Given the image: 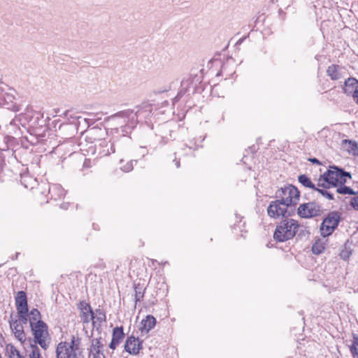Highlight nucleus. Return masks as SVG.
<instances>
[{"instance_id":"nucleus-8","label":"nucleus","mask_w":358,"mask_h":358,"mask_svg":"<svg viewBox=\"0 0 358 358\" xmlns=\"http://www.w3.org/2000/svg\"><path fill=\"white\" fill-rule=\"evenodd\" d=\"M322 208L315 202L301 204L298 208V214L305 218L316 217L320 215Z\"/></svg>"},{"instance_id":"nucleus-18","label":"nucleus","mask_w":358,"mask_h":358,"mask_svg":"<svg viewBox=\"0 0 358 358\" xmlns=\"http://www.w3.org/2000/svg\"><path fill=\"white\" fill-rule=\"evenodd\" d=\"M10 329L15 334V336L21 342L26 339V336L23 330V327L20 322L17 320L13 321L10 323Z\"/></svg>"},{"instance_id":"nucleus-23","label":"nucleus","mask_w":358,"mask_h":358,"mask_svg":"<svg viewBox=\"0 0 358 358\" xmlns=\"http://www.w3.org/2000/svg\"><path fill=\"white\" fill-rule=\"evenodd\" d=\"M5 356L7 358H24L17 348L11 343L6 345Z\"/></svg>"},{"instance_id":"nucleus-16","label":"nucleus","mask_w":358,"mask_h":358,"mask_svg":"<svg viewBox=\"0 0 358 358\" xmlns=\"http://www.w3.org/2000/svg\"><path fill=\"white\" fill-rule=\"evenodd\" d=\"M344 68L337 64H331L328 66L327 69V75L330 77L332 80L341 79L344 76Z\"/></svg>"},{"instance_id":"nucleus-10","label":"nucleus","mask_w":358,"mask_h":358,"mask_svg":"<svg viewBox=\"0 0 358 358\" xmlns=\"http://www.w3.org/2000/svg\"><path fill=\"white\" fill-rule=\"evenodd\" d=\"M343 91L347 95H351L354 101L358 104V80L355 78H349L345 80Z\"/></svg>"},{"instance_id":"nucleus-1","label":"nucleus","mask_w":358,"mask_h":358,"mask_svg":"<svg viewBox=\"0 0 358 358\" xmlns=\"http://www.w3.org/2000/svg\"><path fill=\"white\" fill-rule=\"evenodd\" d=\"M132 110L128 109L120 111L108 117V122L116 127L111 129V132L119 133L120 130L123 136L129 134L135 127Z\"/></svg>"},{"instance_id":"nucleus-33","label":"nucleus","mask_w":358,"mask_h":358,"mask_svg":"<svg viewBox=\"0 0 358 358\" xmlns=\"http://www.w3.org/2000/svg\"><path fill=\"white\" fill-rule=\"evenodd\" d=\"M29 358H41L40 350L36 346L31 347V351L29 355Z\"/></svg>"},{"instance_id":"nucleus-28","label":"nucleus","mask_w":358,"mask_h":358,"mask_svg":"<svg viewBox=\"0 0 358 358\" xmlns=\"http://www.w3.org/2000/svg\"><path fill=\"white\" fill-rule=\"evenodd\" d=\"M345 148L350 154L358 156V143L356 142L345 141Z\"/></svg>"},{"instance_id":"nucleus-13","label":"nucleus","mask_w":358,"mask_h":358,"mask_svg":"<svg viewBox=\"0 0 358 358\" xmlns=\"http://www.w3.org/2000/svg\"><path fill=\"white\" fill-rule=\"evenodd\" d=\"M80 317L84 323H89L94 317V313L87 302L82 301L78 303Z\"/></svg>"},{"instance_id":"nucleus-25","label":"nucleus","mask_w":358,"mask_h":358,"mask_svg":"<svg viewBox=\"0 0 358 358\" xmlns=\"http://www.w3.org/2000/svg\"><path fill=\"white\" fill-rule=\"evenodd\" d=\"M103 344L101 342V338H93L91 342L90 353L103 352Z\"/></svg>"},{"instance_id":"nucleus-34","label":"nucleus","mask_w":358,"mask_h":358,"mask_svg":"<svg viewBox=\"0 0 358 358\" xmlns=\"http://www.w3.org/2000/svg\"><path fill=\"white\" fill-rule=\"evenodd\" d=\"M350 206L355 210H358V195H355L350 199Z\"/></svg>"},{"instance_id":"nucleus-40","label":"nucleus","mask_w":358,"mask_h":358,"mask_svg":"<svg viewBox=\"0 0 358 358\" xmlns=\"http://www.w3.org/2000/svg\"><path fill=\"white\" fill-rule=\"evenodd\" d=\"M309 161L311 162L313 164H320L319 160L317 159H316V158L310 159Z\"/></svg>"},{"instance_id":"nucleus-38","label":"nucleus","mask_w":358,"mask_h":358,"mask_svg":"<svg viewBox=\"0 0 358 358\" xmlns=\"http://www.w3.org/2000/svg\"><path fill=\"white\" fill-rule=\"evenodd\" d=\"M350 255V253L348 251H344V250H343V251L341 252L340 256H341V257L343 259L346 260L347 259H348V258H349Z\"/></svg>"},{"instance_id":"nucleus-30","label":"nucleus","mask_w":358,"mask_h":358,"mask_svg":"<svg viewBox=\"0 0 358 358\" xmlns=\"http://www.w3.org/2000/svg\"><path fill=\"white\" fill-rule=\"evenodd\" d=\"M336 192L338 194H351V195L355 194V193L352 189L344 185V184L341 185L340 187H337L336 189Z\"/></svg>"},{"instance_id":"nucleus-27","label":"nucleus","mask_w":358,"mask_h":358,"mask_svg":"<svg viewBox=\"0 0 358 358\" xmlns=\"http://www.w3.org/2000/svg\"><path fill=\"white\" fill-rule=\"evenodd\" d=\"M299 182L304 187L311 188L314 190L316 189V186L313 184L311 180L306 175H300L298 178Z\"/></svg>"},{"instance_id":"nucleus-4","label":"nucleus","mask_w":358,"mask_h":358,"mask_svg":"<svg viewBox=\"0 0 358 358\" xmlns=\"http://www.w3.org/2000/svg\"><path fill=\"white\" fill-rule=\"evenodd\" d=\"M275 196L287 204L291 208V210H294V206L299 201L300 192L296 187L289 185L278 189L275 192Z\"/></svg>"},{"instance_id":"nucleus-5","label":"nucleus","mask_w":358,"mask_h":358,"mask_svg":"<svg viewBox=\"0 0 358 358\" xmlns=\"http://www.w3.org/2000/svg\"><path fill=\"white\" fill-rule=\"evenodd\" d=\"M34 341L38 343L41 348L47 350L50 343V336L48 333V325L43 321H38L36 324H32L31 327Z\"/></svg>"},{"instance_id":"nucleus-36","label":"nucleus","mask_w":358,"mask_h":358,"mask_svg":"<svg viewBox=\"0 0 358 358\" xmlns=\"http://www.w3.org/2000/svg\"><path fill=\"white\" fill-rule=\"evenodd\" d=\"M19 317L20 318V320L24 323L26 324L27 322V317L29 316L28 313H25L24 314L18 313Z\"/></svg>"},{"instance_id":"nucleus-42","label":"nucleus","mask_w":358,"mask_h":358,"mask_svg":"<svg viewBox=\"0 0 358 358\" xmlns=\"http://www.w3.org/2000/svg\"><path fill=\"white\" fill-rule=\"evenodd\" d=\"M175 161H176V166L178 168V167H180V162H179L178 161H176V160H175Z\"/></svg>"},{"instance_id":"nucleus-29","label":"nucleus","mask_w":358,"mask_h":358,"mask_svg":"<svg viewBox=\"0 0 358 358\" xmlns=\"http://www.w3.org/2000/svg\"><path fill=\"white\" fill-rule=\"evenodd\" d=\"M350 352L352 353L353 357L358 358V337L354 336L352 343L350 346Z\"/></svg>"},{"instance_id":"nucleus-37","label":"nucleus","mask_w":358,"mask_h":358,"mask_svg":"<svg viewBox=\"0 0 358 358\" xmlns=\"http://www.w3.org/2000/svg\"><path fill=\"white\" fill-rule=\"evenodd\" d=\"M90 357L92 358H104V355L103 352L98 353H90Z\"/></svg>"},{"instance_id":"nucleus-22","label":"nucleus","mask_w":358,"mask_h":358,"mask_svg":"<svg viewBox=\"0 0 358 358\" xmlns=\"http://www.w3.org/2000/svg\"><path fill=\"white\" fill-rule=\"evenodd\" d=\"M62 343H65L66 348L72 349L74 352L78 353V355H81L82 351L80 348V339L78 337L73 336L70 343L67 342H62Z\"/></svg>"},{"instance_id":"nucleus-19","label":"nucleus","mask_w":358,"mask_h":358,"mask_svg":"<svg viewBox=\"0 0 358 358\" xmlns=\"http://www.w3.org/2000/svg\"><path fill=\"white\" fill-rule=\"evenodd\" d=\"M124 334L122 327H115L113 331V338L110 343V348L115 349L116 346L123 340Z\"/></svg>"},{"instance_id":"nucleus-35","label":"nucleus","mask_w":358,"mask_h":358,"mask_svg":"<svg viewBox=\"0 0 358 358\" xmlns=\"http://www.w3.org/2000/svg\"><path fill=\"white\" fill-rule=\"evenodd\" d=\"M133 162L130 161L127 162L124 166H122L121 169L124 172H129L133 169Z\"/></svg>"},{"instance_id":"nucleus-43","label":"nucleus","mask_w":358,"mask_h":358,"mask_svg":"<svg viewBox=\"0 0 358 358\" xmlns=\"http://www.w3.org/2000/svg\"><path fill=\"white\" fill-rule=\"evenodd\" d=\"M87 161H85V162H84V166H88V164H87Z\"/></svg>"},{"instance_id":"nucleus-24","label":"nucleus","mask_w":358,"mask_h":358,"mask_svg":"<svg viewBox=\"0 0 358 358\" xmlns=\"http://www.w3.org/2000/svg\"><path fill=\"white\" fill-rule=\"evenodd\" d=\"M327 245V241L323 239H318L315 241L312 246V251L315 255H320L322 253Z\"/></svg>"},{"instance_id":"nucleus-14","label":"nucleus","mask_w":358,"mask_h":358,"mask_svg":"<svg viewBox=\"0 0 358 358\" xmlns=\"http://www.w3.org/2000/svg\"><path fill=\"white\" fill-rule=\"evenodd\" d=\"M57 358H80L81 355H78L72 349L66 348L65 343H59L56 349Z\"/></svg>"},{"instance_id":"nucleus-11","label":"nucleus","mask_w":358,"mask_h":358,"mask_svg":"<svg viewBox=\"0 0 358 358\" xmlns=\"http://www.w3.org/2000/svg\"><path fill=\"white\" fill-rule=\"evenodd\" d=\"M95 145L96 150L100 157L108 156L115 152L114 143L107 141L106 139L99 140Z\"/></svg>"},{"instance_id":"nucleus-9","label":"nucleus","mask_w":358,"mask_h":358,"mask_svg":"<svg viewBox=\"0 0 358 358\" xmlns=\"http://www.w3.org/2000/svg\"><path fill=\"white\" fill-rule=\"evenodd\" d=\"M135 127L138 122L145 121L148 122L152 115V106L149 103H145L140 107H136V110H132Z\"/></svg>"},{"instance_id":"nucleus-17","label":"nucleus","mask_w":358,"mask_h":358,"mask_svg":"<svg viewBox=\"0 0 358 358\" xmlns=\"http://www.w3.org/2000/svg\"><path fill=\"white\" fill-rule=\"evenodd\" d=\"M156 324V319L152 315L146 316L141 322L140 331L142 335L147 334Z\"/></svg>"},{"instance_id":"nucleus-20","label":"nucleus","mask_w":358,"mask_h":358,"mask_svg":"<svg viewBox=\"0 0 358 358\" xmlns=\"http://www.w3.org/2000/svg\"><path fill=\"white\" fill-rule=\"evenodd\" d=\"M48 194L51 199L58 200L65 195V191L60 185L53 184L49 187Z\"/></svg>"},{"instance_id":"nucleus-6","label":"nucleus","mask_w":358,"mask_h":358,"mask_svg":"<svg viewBox=\"0 0 358 358\" xmlns=\"http://www.w3.org/2000/svg\"><path fill=\"white\" fill-rule=\"evenodd\" d=\"M294 210H291L287 204L281 201L279 199L271 201L267 208V213L269 217L278 219L290 216Z\"/></svg>"},{"instance_id":"nucleus-41","label":"nucleus","mask_w":358,"mask_h":358,"mask_svg":"<svg viewBox=\"0 0 358 358\" xmlns=\"http://www.w3.org/2000/svg\"><path fill=\"white\" fill-rule=\"evenodd\" d=\"M68 206H69V203H62V204L61 205V208H64V209H67Z\"/></svg>"},{"instance_id":"nucleus-2","label":"nucleus","mask_w":358,"mask_h":358,"mask_svg":"<svg viewBox=\"0 0 358 358\" xmlns=\"http://www.w3.org/2000/svg\"><path fill=\"white\" fill-rule=\"evenodd\" d=\"M350 174L341 169L333 167L328 170L319 179L317 187L330 189L336 187L338 185H343L347 178H350Z\"/></svg>"},{"instance_id":"nucleus-7","label":"nucleus","mask_w":358,"mask_h":358,"mask_svg":"<svg viewBox=\"0 0 358 358\" xmlns=\"http://www.w3.org/2000/svg\"><path fill=\"white\" fill-rule=\"evenodd\" d=\"M340 221V215L337 212H331L329 213L327 217L324 219L321 227V234L325 238L331 235L337 227Z\"/></svg>"},{"instance_id":"nucleus-3","label":"nucleus","mask_w":358,"mask_h":358,"mask_svg":"<svg viewBox=\"0 0 358 358\" xmlns=\"http://www.w3.org/2000/svg\"><path fill=\"white\" fill-rule=\"evenodd\" d=\"M299 224L293 219H285L276 227L273 238L278 242H284L292 239L296 234Z\"/></svg>"},{"instance_id":"nucleus-32","label":"nucleus","mask_w":358,"mask_h":358,"mask_svg":"<svg viewBox=\"0 0 358 358\" xmlns=\"http://www.w3.org/2000/svg\"><path fill=\"white\" fill-rule=\"evenodd\" d=\"M329 189H320L319 187H316L315 190L320 193L324 197L329 200L334 199V194L332 192L328 190Z\"/></svg>"},{"instance_id":"nucleus-45","label":"nucleus","mask_w":358,"mask_h":358,"mask_svg":"<svg viewBox=\"0 0 358 358\" xmlns=\"http://www.w3.org/2000/svg\"><path fill=\"white\" fill-rule=\"evenodd\" d=\"M0 358H2L1 355L0 354Z\"/></svg>"},{"instance_id":"nucleus-31","label":"nucleus","mask_w":358,"mask_h":358,"mask_svg":"<svg viewBox=\"0 0 358 358\" xmlns=\"http://www.w3.org/2000/svg\"><path fill=\"white\" fill-rule=\"evenodd\" d=\"M135 301L136 303L140 301L144 296V289L140 286V284L136 285L135 287Z\"/></svg>"},{"instance_id":"nucleus-12","label":"nucleus","mask_w":358,"mask_h":358,"mask_svg":"<svg viewBox=\"0 0 358 358\" xmlns=\"http://www.w3.org/2000/svg\"><path fill=\"white\" fill-rule=\"evenodd\" d=\"M124 349L129 354L136 355L142 349V342L137 338L129 336L125 342Z\"/></svg>"},{"instance_id":"nucleus-44","label":"nucleus","mask_w":358,"mask_h":358,"mask_svg":"<svg viewBox=\"0 0 358 358\" xmlns=\"http://www.w3.org/2000/svg\"><path fill=\"white\" fill-rule=\"evenodd\" d=\"M87 161H85V162H84V166H88V164H87Z\"/></svg>"},{"instance_id":"nucleus-26","label":"nucleus","mask_w":358,"mask_h":358,"mask_svg":"<svg viewBox=\"0 0 358 358\" xmlns=\"http://www.w3.org/2000/svg\"><path fill=\"white\" fill-rule=\"evenodd\" d=\"M29 321L31 327L32 324H36L38 321H42L41 320V313L37 309L34 308L30 311L29 314Z\"/></svg>"},{"instance_id":"nucleus-39","label":"nucleus","mask_w":358,"mask_h":358,"mask_svg":"<svg viewBox=\"0 0 358 358\" xmlns=\"http://www.w3.org/2000/svg\"><path fill=\"white\" fill-rule=\"evenodd\" d=\"M97 131H99V132H101V133H102V134H105V133H106V131H105V130H102V129H94V128H93V129H90V130L89 131V132H90V133H92V134H94V133H96V132H97Z\"/></svg>"},{"instance_id":"nucleus-21","label":"nucleus","mask_w":358,"mask_h":358,"mask_svg":"<svg viewBox=\"0 0 358 358\" xmlns=\"http://www.w3.org/2000/svg\"><path fill=\"white\" fill-rule=\"evenodd\" d=\"M91 321H92L93 327L98 330L101 323L106 321V315L101 310L97 309L94 313V317Z\"/></svg>"},{"instance_id":"nucleus-15","label":"nucleus","mask_w":358,"mask_h":358,"mask_svg":"<svg viewBox=\"0 0 358 358\" xmlns=\"http://www.w3.org/2000/svg\"><path fill=\"white\" fill-rule=\"evenodd\" d=\"M15 306L17 313L24 314L28 313V305L26 293L24 291H20L15 297Z\"/></svg>"}]
</instances>
